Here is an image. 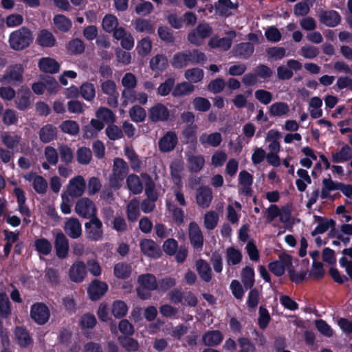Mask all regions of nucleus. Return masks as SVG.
Returning a JSON list of instances; mask_svg holds the SVG:
<instances>
[{
  "mask_svg": "<svg viewBox=\"0 0 352 352\" xmlns=\"http://www.w3.org/2000/svg\"><path fill=\"white\" fill-rule=\"evenodd\" d=\"M33 41L31 31L22 27L11 33L9 37L10 47L15 50H21L28 47Z\"/></svg>",
  "mask_w": 352,
  "mask_h": 352,
  "instance_id": "1",
  "label": "nucleus"
},
{
  "mask_svg": "<svg viewBox=\"0 0 352 352\" xmlns=\"http://www.w3.org/2000/svg\"><path fill=\"white\" fill-rule=\"evenodd\" d=\"M129 171V166L124 160L116 157L113 160L112 173L109 176L110 186L114 189H118Z\"/></svg>",
  "mask_w": 352,
  "mask_h": 352,
  "instance_id": "2",
  "label": "nucleus"
},
{
  "mask_svg": "<svg viewBox=\"0 0 352 352\" xmlns=\"http://www.w3.org/2000/svg\"><path fill=\"white\" fill-rule=\"evenodd\" d=\"M140 287L137 289L138 296L142 299H147L151 294L148 291L157 289V283L155 276L150 274H142L138 278Z\"/></svg>",
  "mask_w": 352,
  "mask_h": 352,
  "instance_id": "3",
  "label": "nucleus"
},
{
  "mask_svg": "<svg viewBox=\"0 0 352 352\" xmlns=\"http://www.w3.org/2000/svg\"><path fill=\"white\" fill-rule=\"evenodd\" d=\"M24 68L21 65L9 67L6 72L0 76V82L3 85H16L23 81Z\"/></svg>",
  "mask_w": 352,
  "mask_h": 352,
  "instance_id": "4",
  "label": "nucleus"
},
{
  "mask_svg": "<svg viewBox=\"0 0 352 352\" xmlns=\"http://www.w3.org/2000/svg\"><path fill=\"white\" fill-rule=\"evenodd\" d=\"M31 318L38 324H44L50 319V311L48 307L43 302H36L30 308Z\"/></svg>",
  "mask_w": 352,
  "mask_h": 352,
  "instance_id": "5",
  "label": "nucleus"
},
{
  "mask_svg": "<svg viewBox=\"0 0 352 352\" xmlns=\"http://www.w3.org/2000/svg\"><path fill=\"white\" fill-rule=\"evenodd\" d=\"M211 34L212 28L208 24L200 23L195 29L192 30L188 33V40L193 45H199Z\"/></svg>",
  "mask_w": 352,
  "mask_h": 352,
  "instance_id": "6",
  "label": "nucleus"
},
{
  "mask_svg": "<svg viewBox=\"0 0 352 352\" xmlns=\"http://www.w3.org/2000/svg\"><path fill=\"white\" fill-rule=\"evenodd\" d=\"M75 212L79 216L84 218L96 217V208L95 204L91 199L83 197L76 202L75 205Z\"/></svg>",
  "mask_w": 352,
  "mask_h": 352,
  "instance_id": "7",
  "label": "nucleus"
},
{
  "mask_svg": "<svg viewBox=\"0 0 352 352\" xmlns=\"http://www.w3.org/2000/svg\"><path fill=\"white\" fill-rule=\"evenodd\" d=\"M85 186L86 183L83 177L77 175L69 181L65 194L72 197H80L84 193Z\"/></svg>",
  "mask_w": 352,
  "mask_h": 352,
  "instance_id": "8",
  "label": "nucleus"
},
{
  "mask_svg": "<svg viewBox=\"0 0 352 352\" xmlns=\"http://www.w3.org/2000/svg\"><path fill=\"white\" fill-rule=\"evenodd\" d=\"M102 223L97 218H92L85 223L87 238L93 241H101L103 238Z\"/></svg>",
  "mask_w": 352,
  "mask_h": 352,
  "instance_id": "9",
  "label": "nucleus"
},
{
  "mask_svg": "<svg viewBox=\"0 0 352 352\" xmlns=\"http://www.w3.org/2000/svg\"><path fill=\"white\" fill-rule=\"evenodd\" d=\"M228 37L219 38L213 36L208 41V45L212 48H219L221 50H228L231 45L232 39L236 36V32L234 30L229 31L226 33Z\"/></svg>",
  "mask_w": 352,
  "mask_h": 352,
  "instance_id": "10",
  "label": "nucleus"
},
{
  "mask_svg": "<svg viewBox=\"0 0 352 352\" xmlns=\"http://www.w3.org/2000/svg\"><path fill=\"white\" fill-rule=\"evenodd\" d=\"M113 36L120 41L121 46L125 50H130L134 46V38L132 34L122 27L115 30Z\"/></svg>",
  "mask_w": 352,
  "mask_h": 352,
  "instance_id": "11",
  "label": "nucleus"
},
{
  "mask_svg": "<svg viewBox=\"0 0 352 352\" xmlns=\"http://www.w3.org/2000/svg\"><path fill=\"white\" fill-rule=\"evenodd\" d=\"M168 108L161 103H157L148 110V118L153 122L165 121L169 118Z\"/></svg>",
  "mask_w": 352,
  "mask_h": 352,
  "instance_id": "12",
  "label": "nucleus"
},
{
  "mask_svg": "<svg viewBox=\"0 0 352 352\" xmlns=\"http://www.w3.org/2000/svg\"><path fill=\"white\" fill-rule=\"evenodd\" d=\"M195 150L196 148L194 147L192 151L186 152V157L190 170L197 173L200 171L204 166L205 159L203 155L195 154Z\"/></svg>",
  "mask_w": 352,
  "mask_h": 352,
  "instance_id": "13",
  "label": "nucleus"
},
{
  "mask_svg": "<svg viewBox=\"0 0 352 352\" xmlns=\"http://www.w3.org/2000/svg\"><path fill=\"white\" fill-rule=\"evenodd\" d=\"M101 90L104 94L109 96L108 104L112 107L117 106L119 94L116 82L110 80L102 82Z\"/></svg>",
  "mask_w": 352,
  "mask_h": 352,
  "instance_id": "14",
  "label": "nucleus"
},
{
  "mask_svg": "<svg viewBox=\"0 0 352 352\" xmlns=\"http://www.w3.org/2000/svg\"><path fill=\"white\" fill-rule=\"evenodd\" d=\"M87 275L86 266L82 261L74 263L69 270L70 280L75 283H81Z\"/></svg>",
  "mask_w": 352,
  "mask_h": 352,
  "instance_id": "15",
  "label": "nucleus"
},
{
  "mask_svg": "<svg viewBox=\"0 0 352 352\" xmlns=\"http://www.w3.org/2000/svg\"><path fill=\"white\" fill-rule=\"evenodd\" d=\"M292 263V258L289 255H283L280 256L278 261L272 262L269 264L270 270L277 276H282Z\"/></svg>",
  "mask_w": 352,
  "mask_h": 352,
  "instance_id": "16",
  "label": "nucleus"
},
{
  "mask_svg": "<svg viewBox=\"0 0 352 352\" xmlns=\"http://www.w3.org/2000/svg\"><path fill=\"white\" fill-rule=\"evenodd\" d=\"M140 247L142 252L148 256L157 258L161 256V251L159 246L151 239H144L140 242Z\"/></svg>",
  "mask_w": 352,
  "mask_h": 352,
  "instance_id": "17",
  "label": "nucleus"
},
{
  "mask_svg": "<svg viewBox=\"0 0 352 352\" xmlns=\"http://www.w3.org/2000/svg\"><path fill=\"white\" fill-rule=\"evenodd\" d=\"M26 181L32 184L34 190L39 194H44L47 188V182L42 176L30 173L24 175Z\"/></svg>",
  "mask_w": 352,
  "mask_h": 352,
  "instance_id": "18",
  "label": "nucleus"
},
{
  "mask_svg": "<svg viewBox=\"0 0 352 352\" xmlns=\"http://www.w3.org/2000/svg\"><path fill=\"white\" fill-rule=\"evenodd\" d=\"M108 290V285L102 281L95 280L89 285L87 292L92 300L100 298Z\"/></svg>",
  "mask_w": 352,
  "mask_h": 352,
  "instance_id": "19",
  "label": "nucleus"
},
{
  "mask_svg": "<svg viewBox=\"0 0 352 352\" xmlns=\"http://www.w3.org/2000/svg\"><path fill=\"white\" fill-rule=\"evenodd\" d=\"M189 238L190 243L195 249L201 250L204 238L201 230L195 222H191L189 224Z\"/></svg>",
  "mask_w": 352,
  "mask_h": 352,
  "instance_id": "20",
  "label": "nucleus"
},
{
  "mask_svg": "<svg viewBox=\"0 0 352 352\" xmlns=\"http://www.w3.org/2000/svg\"><path fill=\"white\" fill-rule=\"evenodd\" d=\"M212 199V190L208 186H201L197 190L196 202L202 208L209 207Z\"/></svg>",
  "mask_w": 352,
  "mask_h": 352,
  "instance_id": "21",
  "label": "nucleus"
},
{
  "mask_svg": "<svg viewBox=\"0 0 352 352\" xmlns=\"http://www.w3.org/2000/svg\"><path fill=\"white\" fill-rule=\"evenodd\" d=\"M177 144V137L175 132L168 131L159 140V148L162 152L173 151Z\"/></svg>",
  "mask_w": 352,
  "mask_h": 352,
  "instance_id": "22",
  "label": "nucleus"
},
{
  "mask_svg": "<svg viewBox=\"0 0 352 352\" xmlns=\"http://www.w3.org/2000/svg\"><path fill=\"white\" fill-rule=\"evenodd\" d=\"M65 233L71 238L76 239L82 234L81 224L76 218H69L64 226Z\"/></svg>",
  "mask_w": 352,
  "mask_h": 352,
  "instance_id": "23",
  "label": "nucleus"
},
{
  "mask_svg": "<svg viewBox=\"0 0 352 352\" xmlns=\"http://www.w3.org/2000/svg\"><path fill=\"white\" fill-rule=\"evenodd\" d=\"M199 142L205 147H218L222 142V136L219 132L204 133L199 136Z\"/></svg>",
  "mask_w": 352,
  "mask_h": 352,
  "instance_id": "24",
  "label": "nucleus"
},
{
  "mask_svg": "<svg viewBox=\"0 0 352 352\" xmlns=\"http://www.w3.org/2000/svg\"><path fill=\"white\" fill-rule=\"evenodd\" d=\"M38 65L39 69L46 73L55 74L60 69L59 64L54 58L50 57L41 58Z\"/></svg>",
  "mask_w": 352,
  "mask_h": 352,
  "instance_id": "25",
  "label": "nucleus"
},
{
  "mask_svg": "<svg viewBox=\"0 0 352 352\" xmlns=\"http://www.w3.org/2000/svg\"><path fill=\"white\" fill-rule=\"evenodd\" d=\"M55 248L59 258H65L67 255L69 250L68 241L62 232H58L56 236Z\"/></svg>",
  "mask_w": 352,
  "mask_h": 352,
  "instance_id": "26",
  "label": "nucleus"
},
{
  "mask_svg": "<svg viewBox=\"0 0 352 352\" xmlns=\"http://www.w3.org/2000/svg\"><path fill=\"white\" fill-rule=\"evenodd\" d=\"M352 157V149L344 144L342 147L331 154L332 161L335 163H343L349 161Z\"/></svg>",
  "mask_w": 352,
  "mask_h": 352,
  "instance_id": "27",
  "label": "nucleus"
},
{
  "mask_svg": "<svg viewBox=\"0 0 352 352\" xmlns=\"http://www.w3.org/2000/svg\"><path fill=\"white\" fill-rule=\"evenodd\" d=\"M320 21L327 26L334 27L340 23V16L336 11L328 10L320 13Z\"/></svg>",
  "mask_w": 352,
  "mask_h": 352,
  "instance_id": "28",
  "label": "nucleus"
},
{
  "mask_svg": "<svg viewBox=\"0 0 352 352\" xmlns=\"http://www.w3.org/2000/svg\"><path fill=\"white\" fill-rule=\"evenodd\" d=\"M289 111V104L284 102H276L269 107V113L273 117L287 116Z\"/></svg>",
  "mask_w": 352,
  "mask_h": 352,
  "instance_id": "29",
  "label": "nucleus"
},
{
  "mask_svg": "<svg viewBox=\"0 0 352 352\" xmlns=\"http://www.w3.org/2000/svg\"><path fill=\"white\" fill-rule=\"evenodd\" d=\"M132 6L135 12L140 16H147L154 9L153 3L146 0H140V2H135V0H132Z\"/></svg>",
  "mask_w": 352,
  "mask_h": 352,
  "instance_id": "30",
  "label": "nucleus"
},
{
  "mask_svg": "<svg viewBox=\"0 0 352 352\" xmlns=\"http://www.w3.org/2000/svg\"><path fill=\"white\" fill-rule=\"evenodd\" d=\"M104 125L102 122L97 119H91L89 124L85 126V137L91 138L96 136L100 132Z\"/></svg>",
  "mask_w": 352,
  "mask_h": 352,
  "instance_id": "31",
  "label": "nucleus"
},
{
  "mask_svg": "<svg viewBox=\"0 0 352 352\" xmlns=\"http://www.w3.org/2000/svg\"><path fill=\"white\" fill-rule=\"evenodd\" d=\"M216 12L221 16H228L232 14L236 6L230 0H219L215 4Z\"/></svg>",
  "mask_w": 352,
  "mask_h": 352,
  "instance_id": "32",
  "label": "nucleus"
},
{
  "mask_svg": "<svg viewBox=\"0 0 352 352\" xmlns=\"http://www.w3.org/2000/svg\"><path fill=\"white\" fill-rule=\"evenodd\" d=\"M197 271L200 278L205 282H209L212 278V270L209 264L203 259L196 262Z\"/></svg>",
  "mask_w": 352,
  "mask_h": 352,
  "instance_id": "33",
  "label": "nucleus"
},
{
  "mask_svg": "<svg viewBox=\"0 0 352 352\" xmlns=\"http://www.w3.org/2000/svg\"><path fill=\"white\" fill-rule=\"evenodd\" d=\"M36 42L42 47H51L55 45L56 39L52 32L42 30L38 34Z\"/></svg>",
  "mask_w": 352,
  "mask_h": 352,
  "instance_id": "34",
  "label": "nucleus"
},
{
  "mask_svg": "<svg viewBox=\"0 0 352 352\" xmlns=\"http://www.w3.org/2000/svg\"><path fill=\"white\" fill-rule=\"evenodd\" d=\"M168 66V60L166 56L157 54L150 60V67L154 72H162Z\"/></svg>",
  "mask_w": 352,
  "mask_h": 352,
  "instance_id": "35",
  "label": "nucleus"
},
{
  "mask_svg": "<svg viewBox=\"0 0 352 352\" xmlns=\"http://www.w3.org/2000/svg\"><path fill=\"white\" fill-rule=\"evenodd\" d=\"M322 100L319 97H313L309 102L310 116L313 118H318L322 116Z\"/></svg>",
  "mask_w": 352,
  "mask_h": 352,
  "instance_id": "36",
  "label": "nucleus"
},
{
  "mask_svg": "<svg viewBox=\"0 0 352 352\" xmlns=\"http://www.w3.org/2000/svg\"><path fill=\"white\" fill-rule=\"evenodd\" d=\"M239 184L241 186V190L243 193L248 195L250 191V186L252 184V176L245 170L241 171L239 175Z\"/></svg>",
  "mask_w": 352,
  "mask_h": 352,
  "instance_id": "37",
  "label": "nucleus"
},
{
  "mask_svg": "<svg viewBox=\"0 0 352 352\" xmlns=\"http://www.w3.org/2000/svg\"><path fill=\"white\" fill-rule=\"evenodd\" d=\"M340 184L333 182L331 178H326L322 180V188L320 197L322 199H326L329 197L331 191L338 190Z\"/></svg>",
  "mask_w": 352,
  "mask_h": 352,
  "instance_id": "38",
  "label": "nucleus"
},
{
  "mask_svg": "<svg viewBox=\"0 0 352 352\" xmlns=\"http://www.w3.org/2000/svg\"><path fill=\"white\" fill-rule=\"evenodd\" d=\"M223 338V335L219 331H212L204 335L203 341L206 345L216 346L222 341Z\"/></svg>",
  "mask_w": 352,
  "mask_h": 352,
  "instance_id": "39",
  "label": "nucleus"
},
{
  "mask_svg": "<svg viewBox=\"0 0 352 352\" xmlns=\"http://www.w3.org/2000/svg\"><path fill=\"white\" fill-rule=\"evenodd\" d=\"M242 259V254L240 250L230 247L226 250V263L228 265L239 264Z\"/></svg>",
  "mask_w": 352,
  "mask_h": 352,
  "instance_id": "40",
  "label": "nucleus"
},
{
  "mask_svg": "<svg viewBox=\"0 0 352 352\" xmlns=\"http://www.w3.org/2000/svg\"><path fill=\"white\" fill-rule=\"evenodd\" d=\"M195 89V87L188 82H183L176 85L173 91V95L175 97L189 95Z\"/></svg>",
  "mask_w": 352,
  "mask_h": 352,
  "instance_id": "41",
  "label": "nucleus"
},
{
  "mask_svg": "<svg viewBox=\"0 0 352 352\" xmlns=\"http://www.w3.org/2000/svg\"><path fill=\"white\" fill-rule=\"evenodd\" d=\"M56 136V128L51 124L44 126L40 131V139L47 143L54 140Z\"/></svg>",
  "mask_w": 352,
  "mask_h": 352,
  "instance_id": "42",
  "label": "nucleus"
},
{
  "mask_svg": "<svg viewBox=\"0 0 352 352\" xmlns=\"http://www.w3.org/2000/svg\"><path fill=\"white\" fill-rule=\"evenodd\" d=\"M118 25L117 17L113 14H107L102 21V27L105 32H113Z\"/></svg>",
  "mask_w": 352,
  "mask_h": 352,
  "instance_id": "43",
  "label": "nucleus"
},
{
  "mask_svg": "<svg viewBox=\"0 0 352 352\" xmlns=\"http://www.w3.org/2000/svg\"><path fill=\"white\" fill-rule=\"evenodd\" d=\"M190 63V58L187 52H179L175 54L172 59V65L175 68H183Z\"/></svg>",
  "mask_w": 352,
  "mask_h": 352,
  "instance_id": "44",
  "label": "nucleus"
},
{
  "mask_svg": "<svg viewBox=\"0 0 352 352\" xmlns=\"http://www.w3.org/2000/svg\"><path fill=\"white\" fill-rule=\"evenodd\" d=\"M126 184L129 189L134 194H139L143 188L142 182L138 176L131 174L126 179Z\"/></svg>",
  "mask_w": 352,
  "mask_h": 352,
  "instance_id": "45",
  "label": "nucleus"
},
{
  "mask_svg": "<svg viewBox=\"0 0 352 352\" xmlns=\"http://www.w3.org/2000/svg\"><path fill=\"white\" fill-rule=\"evenodd\" d=\"M184 170V162L182 160H176L170 164L171 176L175 180V184L180 182L182 173Z\"/></svg>",
  "mask_w": 352,
  "mask_h": 352,
  "instance_id": "46",
  "label": "nucleus"
},
{
  "mask_svg": "<svg viewBox=\"0 0 352 352\" xmlns=\"http://www.w3.org/2000/svg\"><path fill=\"white\" fill-rule=\"evenodd\" d=\"M61 131L70 135H76L79 133V125L74 120H65L60 124Z\"/></svg>",
  "mask_w": 352,
  "mask_h": 352,
  "instance_id": "47",
  "label": "nucleus"
},
{
  "mask_svg": "<svg viewBox=\"0 0 352 352\" xmlns=\"http://www.w3.org/2000/svg\"><path fill=\"white\" fill-rule=\"evenodd\" d=\"M128 311L126 304L122 300H116L111 306L112 314L118 318L124 317Z\"/></svg>",
  "mask_w": 352,
  "mask_h": 352,
  "instance_id": "48",
  "label": "nucleus"
},
{
  "mask_svg": "<svg viewBox=\"0 0 352 352\" xmlns=\"http://www.w3.org/2000/svg\"><path fill=\"white\" fill-rule=\"evenodd\" d=\"M131 272V266L124 263H118L114 266L113 273L118 278H126Z\"/></svg>",
  "mask_w": 352,
  "mask_h": 352,
  "instance_id": "49",
  "label": "nucleus"
},
{
  "mask_svg": "<svg viewBox=\"0 0 352 352\" xmlns=\"http://www.w3.org/2000/svg\"><path fill=\"white\" fill-rule=\"evenodd\" d=\"M184 76L189 82L197 83L204 78V71L199 68L189 69L185 72Z\"/></svg>",
  "mask_w": 352,
  "mask_h": 352,
  "instance_id": "50",
  "label": "nucleus"
},
{
  "mask_svg": "<svg viewBox=\"0 0 352 352\" xmlns=\"http://www.w3.org/2000/svg\"><path fill=\"white\" fill-rule=\"evenodd\" d=\"M134 28L140 32L152 33L154 28L149 21L144 19H137L133 22Z\"/></svg>",
  "mask_w": 352,
  "mask_h": 352,
  "instance_id": "51",
  "label": "nucleus"
},
{
  "mask_svg": "<svg viewBox=\"0 0 352 352\" xmlns=\"http://www.w3.org/2000/svg\"><path fill=\"white\" fill-rule=\"evenodd\" d=\"M146 193L149 199L144 200L141 204V209L145 213L151 212L155 208V201L157 199L155 192H153L149 189H146Z\"/></svg>",
  "mask_w": 352,
  "mask_h": 352,
  "instance_id": "52",
  "label": "nucleus"
},
{
  "mask_svg": "<svg viewBox=\"0 0 352 352\" xmlns=\"http://www.w3.org/2000/svg\"><path fill=\"white\" fill-rule=\"evenodd\" d=\"M36 251L43 255H47L51 252V243L44 238L37 239L34 244Z\"/></svg>",
  "mask_w": 352,
  "mask_h": 352,
  "instance_id": "53",
  "label": "nucleus"
},
{
  "mask_svg": "<svg viewBox=\"0 0 352 352\" xmlns=\"http://www.w3.org/2000/svg\"><path fill=\"white\" fill-rule=\"evenodd\" d=\"M131 120L135 122H143L146 116V111L139 105H134L129 111Z\"/></svg>",
  "mask_w": 352,
  "mask_h": 352,
  "instance_id": "54",
  "label": "nucleus"
},
{
  "mask_svg": "<svg viewBox=\"0 0 352 352\" xmlns=\"http://www.w3.org/2000/svg\"><path fill=\"white\" fill-rule=\"evenodd\" d=\"M82 97L87 100H92L96 96L94 85L90 82H85L80 86V89Z\"/></svg>",
  "mask_w": 352,
  "mask_h": 352,
  "instance_id": "55",
  "label": "nucleus"
},
{
  "mask_svg": "<svg viewBox=\"0 0 352 352\" xmlns=\"http://www.w3.org/2000/svg\"><path fill=\"white\" fill-rule=\"evenodd\" d=\"M139 202L136 199L131 201L126 207L127 217L129 221H134L140 214Z\"/></svg>",
  "mask_w": 352,
  "mask_h": 352,
  "instance_id": "56",
  "label": "nucleus"
},
{
  "mask_svg": "<svg viewBox=\"0 0 352 352\" xmlns=\"http://www.w3.org/2000/svg\"><path fill=\"white\" fill-rule=\"evenodd\" d=\"M254 270L250 267H245L241 274L242 282L246 288H250L254 285Z\"/></svg>",
  "mask_w": 352,
  "mask_h": 352,
  "instance_id": "57",
  "label": "nucleus"
},
{
  "mask_svg": "<svg viewBox=\"0 0 352 352\" xmlns=\"http://www.w3.org/2000/svg\"><path fill=\"white\" fill-rule=\"evenodd\" d=\"M152 50V43L148 38L141 39L137 44L136 50L138 54L144 56L148 55Z\"/></svg>",
  "mask_w": 352,
  "mask_h": 352,
  "instance_id": "58",
  "label": "nucleus"
},
{
  "mask_svg": "<svg viewBox=\"0 0 352 352\" xmlns=\"http://www.w3.org/2000/svg\"><path fill=\"white\" fill-rule=\"evenodd\" d=\"M91 151L86 147H81L76 152V159L80 164H88L91 160Z\"/></svg>",
  "mask_w": 352,
  "mask_h": 352,
  "instance_id": "59",
  "label": "nucleus"
},
{
  "mask_svg": "<svg viewBox=\"0 0 352 352\" xmlns=\"http://www.w3.org/2000/svg\"><path fill=\"white\" fill-rule=\"evenodd\" d=\"M15 336L21 346L26 347L31 343V338L28 333L22 327L16 328Z\"/></svg>",
  "mask_w": 352,
  "mask_h": 352,
  "instance_id": "60",
  "label": "nucleus"
},
{
  "mask_svg": "<svg viewBox=\"0 0 352 352\" xmlns=\"http://www.w3.org/2000/svg\"><path fill=\"white\" fill-rule=\"evenodd\" d=\"M255 98L264 105L269 104L273 100V95L271 92L265 89H258L254 92Z\"/></svg>",
  "mask_w": 352,
  "mask_h": 352,
  "instance_id": "61",
  "label": "nucleus"
},
{
  "mask_svg": "<svg viewBox=\"0 0 352 352\" xmlns=\"http://www.w3.org/2000/svg\"><path fill=\"white\" fill-rule=\"evenodd\" d=\"M96 116L98 119L107 123L113 122L115 120V116L113 112L105 107L99 108L96 113Z\"/></svg>",
  "mask_w": 352,
  "mask_h": 352,
  "instance_id": "62",
  "label": "nucleus"
},
{
  "mask_svg": "<svg viewBox=\"0 0 352 352\" xmlns=\"http://www.w3.org/2000/svg\"><path fill=\"white\" fill-rule=\"evenodd\" d=\"M137 92L133 89H124L122 91L123 107H126L129 103H133L137 101Z\"/></svg>",
  "mask_w": 352,
  "mask_h": 352,
  "instance_id": "63",
  "label": "nucleus"
},
{
  "mask_svg": "<svg viewBox=\"0 0 352 352\" xmlns=\"http://www.w3.org/2000/svg\"><path fill=\"white\" fill-rule=\"evenodd\" d=\"M192 103L194 109L199 111H207L211 106L210 101L202 97L195 98L193 99Z\"/></svg>",
  "mask_w": 352,
  "mask_h": 352,
  "instance_id": "64",
  "label": "nucleus"
}]
</instances>
